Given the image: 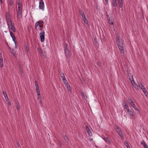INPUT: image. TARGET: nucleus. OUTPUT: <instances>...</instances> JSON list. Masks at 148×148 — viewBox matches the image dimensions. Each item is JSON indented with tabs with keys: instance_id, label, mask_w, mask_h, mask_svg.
I'll return each mask as SVG.
<instances>
[{
	"instance_id": "nucleus-1",
	"label": "nucleus",
	"mask_w": 148,
	"mask_h": 148,
	"mask_svg": "<svg viewBox=\"0 0 148 148\" xmlns=\"http://www.w3.org/2000/svg\"><path fill=\"white\" fill-rule=\"evenodd\" d=\"M116 42L117 44L118 47L120 50L121 53H124V44L123 42L121 40L120 37L118 36L116 39Z\"/></svg>"
},
{
	"instance_id": "nucleus-2",
	"label": "nucleus",
	"mask_w": 148,
	"mask_h": 148,
	"mask_svg": "<svg viewBox=\"0 0 148 148\" xmlns=\"http://www.w3.org/2000/svg\"><path fill=\"white\" fill-rule=\"evenodd\" d=\"M43 21L40 20L36 22L35 24V28L37 30H41L43 27Z\"/></svg>"
},
{
	"instance_id": "nucleus-3",
	"label": "nucleus",
	"mask_w": 148,
	"mask_h": 148,
	"mask_svg": "<svg viewBox=\"0 0 148 148\" xmlns=\"http://www.w3.org/2000/svg\"><path fill=\"white\" fill-rule=\"evenodd\" d=\"M138 86L143 90L145 96L147 97L148 96V92L143 84L141 83H138Z\"/></svg>"
},
{
	"instance_id": "nucleus-4",
	"label": "nucleus",
	"mask_w": 148,
	"mask_h": 148,
	"mask_svg": "<svg viewBox=\"0 0 148 148\" xmlns=\"http://www.w3.org/2000/svg\"><path fill=\"white\" fill-rule=\"evenodd\" d=\"M79 13L82 16L84 22L86 23L87 24L88 21L85 16V14L84 12L81 10L79 11Z\"/></svg>"
},
{
	"instance_id": "nucleus-5",
	"label": "nucleus",
	"mask_w": 148,
	"mask_h": 148,
	"mask_svg": "<svg viewBox=\"0 0 148 148\" xmlns=\"http://www.w3.org/2000/svg\"><path fill=\"white\" fill-rule=\"evenodd\" d=\"M8 29L10 31V30H12L13 32H16V29L14 25L12 24V23L9 24H7Z\"/></svg>"
},
{
	"instance_id": "nucleus-6",
	"label": "nucleus",
	"mask_w": 148,
	"mask_h": 148,
	"mask_svg": "<svg viewBox=\"0 0 148 148\" xmlns=\"http://www.w3.org/2000/svg\"><path fill=\"white\" fill-rule=\"evenodd\" d=\"M40 41L41 42H43L45 40V34L44 30H42L41 33L39 34Z\"/></svg>"
},
{
	"instance_id": "nucleus-7",
	"label": "nucleus",
	"mask_w": 148,
	"mask_h": 148,
	"mask_svg": "<svg viewBox=\"0 0 148 148\" xmlns=\"http://www.w3.org/2000/svg\"><path fill=\"white\" fill-rule=\"evenodd\" d=\"M40 2L39 3V8L40 9L42 10H44V3L42 0H39Z\"/></svg>"
},
{
	"instance_id": "nucleus-8",
	"label": "nucleus",
	"mask_w": 148,
	"mask_h": 148,
	"mask_svg": "<svg viewBox=\"0 0 148 148\" xmlns=\"http://www.w3.org/2000/svg\"><path fill=\"white\" fill-rule=\"evenodd\" d=\"M116 132L119 134V135L121 138H123V136L120 128L117 127L115 129Z\"/></svg>"
},
{
	"instance_id": "nucleus-9",
	"label": "nucleus",
	"mask_w": 148,
	"mask_h": 148,
	"mask_svg": "<svg viewBox=\"0 0 148 148\" xmlns=\"http://www.w3.org/2000/svg\"><path fill=\"white\" fill-rule=\"evenodd\" d=\"M66 56L68 58H69L71 55V53L69 51V49L64 50Z\"/></svg>"
},
{
	"instance_id": "nucleus-10",
	"label": "nucleus",
	"mask_w": 148,
	"mask_h": 148,
	"mask_svg": "<svg viewBox=\"0 0 148 148\" xmlns=\"http://www.w3.org/2000/svg\"><path fill=\"white\" fill-rule=\"evenodd\" d=\"M17 18H19L20 19L22 16V10H18L17 12Z\"/></svg>"
},
{
	"instance_id": "nucleus-11",
	"label": "nucleus",
	"mask_w": 148,
	"mask_h": 148,
	"mask_svg": "<svg viewBox=\"0 0 148 148\" xmlns=\"http://www.w3.org/2000/svg\"><path fill=\"white\" fill-rule=\"evenodd\" d=\"M85 128L88 135L90 136H91L92 135V133L88 126L86 125L85 126Z\"/></svg>"
},
{
	"instance_id": "nucleus-12",
	"label": "nucleus",
	"mask_w": 148,
	"mask_h": 148,
	"mask_svg": "<svg viewBox=\"0 0 148 148\" xmlns=\"http://www.w3.org/2000/svg\"><path fill=\"white\" fill-rule=\"evenodd\" d=\"M132 81L133 82V83H132V82L131 81V83L132 86L134 87L136 90H138V87H139L138 84V85H137L134 82V80H132Z\"/></svg>"
},
{
	"instance_id": "nucleus-13",
	"label": "nucleus",
	"mask_w": 148,
	"mask_h": 148,
	"mask_svg": "<svg viewBox=\"0 0 148 148\" xmlns=\"http://www.w3.org/2000/svg\"><path fill=\"white\" fill-rule=\"evenodd\" d=\"M103 138L108 144L109 145L111 143V142L110 140L108 137H104Z\"/></svg>"
},
{
	"instance_id": "nucleus-14",
	"label": "nucleus",
	"mask_w": 148,
	"mask_h": 148,
	"mask_svg": "<svg viewBox=\"0 0 148 148\" xmlns=\"http://www.w3.org/2000/svg\"><path fill=\"white\" fill-rule=\"evenodd\" d=\"M0 66L1 67H2L3 66V60L2 57V56L1 54L0 53Z\"/></svg>"
},
{
	"instance_id": "nucleus-15",
	"label": "nucleus",
	"mask_w": 148,
	"mask_h": 148,
	"mask_svg": "<svg viewBox=\"0 0 148 148\" xmlns=\"http://www.w3.org/2000/svg\"><path fill=\"white\" fill-rule=\"evenodd\" d=\"M127 112L129 114L130 116H134V115L133 112L131 111V110L128 109L127 111Z\"/></svg>"
},
{
	"instance_id": "nucleus-16",
	"label": "nucleus",
	"mask_w": 148,
	"mask_h": 148,
	"mask_svg": "<svg viewBox=\"0 0 148 148\" xmlns=\"http://www.w3.org/2000/svg\"><path fill=\"white\" fill-rule=\"evenodd\" d=\"M112 3V4L113 6L114 7H116L117 5V1L116 0H113Z\"/></svg>"
},
{
	"instance_id": "nucleus-17",
	"label": "nucleus",
	"mask_w": 148,
	"mask_h": 148,
	"mask_svg": "<svg viewBox=\"0 0 148 148\" xmlns=\"http://www.w3.org/2000/svg\"><path fill=\"white\" fill-rule=\"evenodd\" d=\"M6 21L7 24L11 23H12V21L10 17H6Z\"/></svg>"
},
{
	"instance_id": "nucleus-18",
	"label": "nucleus",
	"mask_w": 148,
	"mask_h": 148,
	"mask_svg": "<svg viewBox=\"0 0 148 148\" xmlns=\"http://www.w3.org/2000/svg\"><path fill=\"white\" fill-rule=\"evenodd\" d=\"M141 144L145 148H148V147L147 146L146 144L144 141H141Z\"/></svg>"
},
{
	"instance_id": "nucleus-19",
	"label": "nucleus",
	"mask_w": 148,
	"mask_h": 148,
	"mask_svg": "<svg viewBox=\"0 0 148 148\" xmlns=\"http://www.w3.org/2000/svg\"><path fill=\"white\" fill-rule=\"evenodd\" d=\"M36 89L37 95L38 96L40 95L39 87L37 86H36Z\"/></svg>"
},
{
	"instance_id": "nucleus-20",
	"label": "nucleus",
	"mask_w": 148,
	"mask_h": 148,
	"mask_svg": "<svg viewBox=\"0 0 148 148\" xmlns=\"http://www.w3.org/2000/svg\"><path fill=\"white\" fill-rule=\"evenodd\" d=\"M118 2L120 8H122L123 6V1H118Z\"/></svg>"
},
{
	"instance_id": "nucleus-21",
	"label": "nucleus",
	"mask_w": 148,
	"mask_h": 148,
	"mask_svg": "<svg viewBox=\"0 0 148 148\" xmlns=\"http://www.w3.org/2000/svg\"><path fill=\"white\" fill-rule=\"evenodd\" d=\"M10 50L11 53L14 55H15L16 54V53L15 50L13 49L10 48Z\"/></svg>"
},
{
	"instance_id": "nucleus-22",
	"label": "nucleus",
	"mask_w": 148,
	"mask_h": 148,
	"mask_svg": "<svg viewBox=\"0 0 148 148\" xmlns=\"http://www.w3.org/2000/svg\"><path fill=\"white\" fill-rule=\"evenodd\" d=\"M16 107L18 110H19L20 109V107L18 103L17 102L16 103Z\"/></svg>"
},
{
	"instance_id": "nucleus-23",
	"label": "nucleus",
	"mask_w": 148,
	"mask_h": 148,
	"mask_svg": "<svg viewBox=\"0 0 148 148\" xmlns=\"http://www.w3.org/2000/svg\"><path fill=\"white\" fill-rule=\"evenodd\" d=\"M64 140L66 142V143H68L69 139H68L67 136L65 135L64 136Z\"/></svg>"
},
{
	"instance_id": "nucleus-24",
	"label": "nucleus",
	"mask_w": 148,
	"mask_h": 148,
	"mask_svg": "<svg viewBox=\"0 0 148 148\" xmlns=\"http://www.w3.org/2000/svg\"><path fill=\"white\" fill-rule=\"evenodd\" d=\"M19 69L20 73H21V74L23 73V71L22 67L21 66H20L19 68Z\"/></svg>"
},
{
	"instance_id": "nucleus-25",
	"label": "nucleus",
	"mask_w": 148,
	"mask_h": 148,
	"mask_svg": "<svg viewBox=\"0 0 148 148\" xmlns=\"http://www.w3.org/2000/svg\"><path fill=\"white\" fill-rule=\"evenodd\" d=\"M37 50L39 53L42 54V50L39 48H38Z\"/></svg>"
},
{
	"instance_id": "nucleus-26",
	"label": "nucleus",
	"mask_w": 148,
	"mask_h": 148,
	"mask_svg": "<svg viewBox=\"0 0 148 148\" xmlns=\"http://www.w3.org/2000/svg\"><path fill=\"white\" fill-rule=\"evenodd\" d=\"M67 88V89L68 91L71 92V89L70 86H69V84L68 85V86L66 85V86Z\"/></svg>"
},
{
	"instance_id": "nucleus-27",
	"label": "nucleus",
	"mask_w": 148,
	"mask_h": 148,
	"mask_svg": "<svg viewBox=\"0 0 148 148\" xmlns=\"http://www.w3.org/2000/svg\"><path fill=\"white\" fill-rule=\"evenodd\" d=\"M124 108L126 109L127 110L129 109L128 105L127 104H125L124 105H123Z\"/></svg>"
},
{
	"instance_id": "nucleus-28",
	"label": "nucleus",
	"mask_w": 148,
	"mask_h": 148,
	"mask_svg": "<svg viewBox=\"0 0 148 148\" xmlns=\"http://www.w3.org/2000/svg\"><path fill=\"white\" fill-rule=\"evenodd\" d=\"M82 95L84 99H86L87 98V97L84 93L83 92H82Z\"/></svg>"
},
{
	"instance_id": "nucleus-29",
	"label": "nucleus",
	"mask_w": 148,
	"mask_h": 148,
	"mask_svg": "<svg viewBox=\"0 0 148 148\" xmlns=\"http://www.w3.org/2000/svg\"><path fill=\"white\" fill-rule=\"evenodd\" d=\"M125 144L127 148H130L128 143L126 141L125 143Z\"/></svg>"
},
{
	"instance_id": "nucleus-30",
	"label": "nucleus",
	"mask_w": 148,
	"mask_h": 148,
	"mask_svg": "<svg viewBox=\"0 0 148 148\" xmlns=\"http://www.w3.org/2000/svg\"><path fill=\"white\" fill-rule=\"evenodd\" d=\"M10 35L11 36V37L12 38H14V37H15L13 33L11 31H10Z\"/></svg>"
},
{
	"instance_id": "nucleus-31",
	"label": "nucleus",
	"mask_w": 148,
	"mask_h": 148,
	"mask_svg": "<svg viewBox=\"0 0 148 148\" xmlns=\"http://www.w3.org/2000/svg\"><path fill=\"white\" fill-rule=\"evenodd\" d=\"M64 50L68 49V45L66 43H65L64 45Z\"/></svg>"
},
{
	"instance_id": "nucleus-32",
	"label": "nucleus",
	"mask_w": 148,
	"mask_h": 148,
	"mask_svg": "<svg viewBox=\"0 0 148 148\" xmlns=\"http://www.w3.org/2000/svg\"><path fill=\"white\" fill-rule=\"evenodd\" d=\"M60 77H61V78H62L65 77L64 74L62 73H60Z\"/></svg>"
},
{
	"instance_id": "nucleus-33",
	"label": "nucleus",
	"mask_w": 148,
	"mask_h": 148,
	"mask_svg": "<svg viewBox=\"0 0 148 148\" xmlns=\"http://www.w3.org/2000/svg\"><path fill=\"white\" fill-rule=\"evenodd\" d=\"M12 38V39L13 40V41L14 42V43L15 45H16V40L15 37H14V38Z\"/></svg>"
},
{
	"instance_id": "nucleus-34",
	"label": "nucleus",
	"mask_w": 148,
	"mask_h": 148,
	"mask_svg": "<svg viewBox=\"0 0 148 148\" xmlns=\"http://www.w3.org/2000/svg\"><path fill=\"white\" fill-rule=\"evenodd\" d=\"M3 94L4 97H6L7 96V93L5 91H3Z\"/></svg>"
},
{
	"instance_id": "nucleus-35",
	"label": "nucleus",
	"mask_w": 148,
	"mask_h": 148,
	"mask_svg": "<svg viewBox=\"0 0 148 148\" xmlns=\"http://www.w3.org/2000/svg\"><path fill=\"white\" fill-rule=\"evenodd\" d=\"M131 103L130 104L132 106V107L134 108H135L136 107L134 103V102H131Z\"/></svg>"
},
{
	"instance_id": "nucleus-36",
	"label": "nucleus",
	"mask_w": 148,
	"mask_h": 148,
	"mask_svg": "<svg viewBox=\"0 0 148 148\" xmlns=\"http://www.w3.org/2000/svg\"><path fill=\"white\" fill-rule=\"evenodd\" d=\"M128 101H129V103L130 104H131V102L132 103L134 102L133 101H132V100L130 98H128Z\"/></svg>"
},
{
	"instance_id": "nucleus-37",
	"label": "nucleus",
	"mask_w": 148,
	"mask_h": 148,
	"mask_svg": "<svg viewBox=\"0 0 148 148\" xmlns=\"http://www.w3.org/2000/svg\"><path fill=\"white\" fill-rule=\"evenodd\" d=\"M108 22L111 25H113V22H112V20H109V21H108Z\"/></svg>"
},
{
	"instance_id": "nucleus-38",
	"label": "nucleus",
	"mask_w": 148,
	"mask_h": 148,
	"mask_svg": "<svg viewBox=\"0 0 148 148\" xmlns=\"http://www.w3.org/2000/svg\"><path fill=\"white\" fill-rule=\"evenodd\" d=\"M25 51L27 52V53L29 51V48L27 47H25Z\"/></svg>"
},
{
	"instance_id": "nucleus-39",
	"label": "nucleus",
	"mask_w": 148,
	"mask_h": 148,
	"mask_svg": "<svg viewBox=\"0 0 148 148\" xmlns=\"http://www.w3.org/2000/svg\"><path fill=\"white\" fill-rule=\"evenodd\" d=\"M64 84H65V86L67 85L68 86V85L69 84H68V83L67 81V80H66V81H64L63 82Z\"/></svg>"
},
{
	"instance_id": "nucleus-40",
	"label": "nucleus",
	"mask_w": 148,
	"mask_h": 148,
	"mask_svg": "<svg viewBox=\"0 0 148 148\" xmlns=\"http://www.w3.org/2000/svg\"><path fill=\"white\" fill-rule=\"evenodd\" d=\"M101 41L102 43H104L105 41V38L103 37V38L102 39H101Z\"/></svg>"
},
{
	"instance_id": "nucleus-41",
	"label": "nucleus",
	"mask_w": 148,
	"mask_h": 148,
	"mask_svg": "<svg viewBox=\"0 0 148 148\" xmlns=\"http://www.w3.org/2000/svg\"><path fill=\"white\" fill-rule=\"evenodd\" d=\"M97 64L98 66L99 67H101V62H97Z\"/></svg>"
},
{
	"instance_id": "nucleus-42",
	"label": "nucleus",
	"mask_w": 148,
	"mask_h": 148,
	"mask_svg": "<svg viewBox=\"0 0 148 148\" xmlns=\"http://www.w3.org/2000/svg\"><path fill=\"white\" fill-rule=\"evenodd\" d=\"M9 3L10 5H12L14 4V2L13 1H11Z\"/></svg>"
},
{
	"instance_id": "nucleus-43",
	"label": "nucleus",
	"mask_w": 148,
	"mask_h": 148,
	"mask_svg": "<svg viewBox=\"0 0 148 148\" xmlns=\"http://www.w3.org/2000/svg\"><path fill=\"white\" fill-rule=\"evenodd\" d=\"M10 17L9 12H7L6 13V17Z\"/></svg>"
},
{
	"instance_id": "nucleus-44",
	"label": "nucleus",
	"mask_w": 148,
	"mask_h": 148,
	"mask_svg": "<svg viewBox=\"0 0 148 148\" xmlns=\"http://www.w3.org/2000/svg\"><path fill=\"white\" fill-rule=\"evenodd\" d=\"M5 99L7 101L9 102V99L8 97V96H7L6 97H5Z\"/></svg>"
},
{
	"instance_id": "nucleus-45",
	"label": "nucleus",
	"mask_w": 148,
	"mask_h": 148,
	"mask_svg": "<svg viewBox=\"0 0 148 148\" xmlns=\"http://www.w3.org/2000/svg\"><path fill=\"white\" fill-rule=\"evenodd\" d=\"M22 10V8H21V6H18V10Z\"/></svg>"
},
{
	"instance_id": "nucleus-46",
	"label": "nucleus",
	"mask_w": 148,
	"mask_h": 148,
	"mask_svg": "<svg viewBox=\"0 0 148 148\" xmlns=\"http://www.w3.org/2000/svg\"><path fill=\"white\" fill-rule=\"evenodd\" d=\"M16 3L18 4H20L21 3L20 0H16Z\"/></svg>"
},
{
	"instance_id": "nucleus-47",
	"label": "nucleus",
	"mask_w": 148,
	"mask_h": 148,
	"mask_svg": "<svg viewBox=\"0 0 148 148\" xmlns=\"http://www.w3.org/2000/svg\"><path fill=\"white\" fill-rule=\"evenodd\" d=\"M35 86H36H36H38V84L37 83V82L36 81H35Z\"/></svg>"
},
{
	"instance_id": "nucleus-48",
	"label": "nucleus",
	"mask_w": 148,
	"mask_h": 148,
	"mask_svg": "<svg viewBox=\"0 0 148 148\" xmlns=\"http://www.w3.org/2000/svg\"><path fill=\"white\" fill-rule=\"evenodd\" d=\"M94 42L97 43V39L95 38L94 39Z\"/></svg>"
},
{
	"instance_id": "nucleus-49",
	"label": "nucleus",
	"mask_w": 148,
	"mask_h": 148,
	"mask_svg": "<svg viewBox=\"0 0 148 148\" xmlns=\"http://www.w3.org/2000/svg\"><path fill=\"white\" fill-rule=\"evenodd\" d=\"M62 79H63V82H64V81H65L66 80V78H65V77H64L63 78H62Z\"/></svg>"
},
{
	"instance_id": "nucleus-50",
	"label": "nucleus",
	"mask_w": 148,
	"mask_h": 148,
	"mask_svg": "<svg viewBox=\"0 0 148 148\" xmlns=\"http://www.w3.org/2000/svg\"><path fill=\"white\" fill-rule=\"evenodd\" d=\"M62 79H63V82H64V81H65L66 80V78H65V77H64L63 78H62Z\"/></svg>"
},
{
	"instance_id": "nucleus-51",
	"label": "nucleus",
	"mask_w": 148,
	"mask_h": 148,
	"mask_svg": "<svg viewBox=\"0 0 148 148\" xmlns=\"http://www.w3.org/2000/svg\"><path fill=\"white\" fill-rule=\"evenodd\" d=\"M125 104H126V103H125V101H123V105H124Z\"/></svg>"
},
{
	"instance_id": "nucleus-52",
	"label": "nucleus",
	"mask_w": 148,
	"mask_h": 148,
	"mask_svg": "<svg viewBox=\"0 0 148 148\" xmlns=\"http://www.w3.org/2000/svg\"><path fill=\"white\" fill-rule=\"evenodd\" d=\"M134 108V109H135V110L136 111H139L138 109L137 108H136V107H135V108Z\"/></svg>"
},
{
	"instance_id": "nucleus-53",
	"label": "nucleus",
	"mask_w": 148,
	"mask_h": 148,
	"mask_svg": "<svg viewBox=\"0 0 148 148\" xmlns=\"http://www.w3.org/2000/svg\"><path fill=\"white\" fill-rule=\"evenodd\" d=\"M7 102H8V103L9 104V105H11V103H10V100H9V101H7Z\"/></svg>"
},
{
	"instance_id": "nucleus-54",
	"label": "nucleus",
	"mask_w": 148,
	"mask_h": 148,
	"mask_svg": "<svg viewBox=\"0 0 148 148\" xmlns=\"http://www.w3.org/2000/svg\"><path fill=\"white\" fill-rule=\"evenodd\" d=\"M2 0H0V4H2Z\"/></svg>"
},
{
	"instance_id": "nucleus-55",
	"label": "nucleus",
	"mask_w": 148,
	"mask_h": 148,
	"mask_svg": "<svg viewBox=\"0 0 148 148\" xmlns=\"http://www.w3.org/2000/svg\"><path fill=\"white\" fill-rule=\"evenodd\" d=\"M17 145L18 147H19L20 146V144L18 143L17 144Z\"/></svg>"
},
{
	"instance_id": "nucleus-56",
	"label": "nucleus",
	"mask_w": 148,
	"mask_h": 148,
	"mask_svg": "<svg viewBox=\"0 0 148 148\" xmlns=\"http://www.w3.org/2000/svg\"><path fill=\"white\" fill-rule=\"evenodd\" d=\"M18 6H21V3H20V4H18Z\"/></svg>"
},
{
	"instance_id": "nucleus-57",
	"label": "nucleus",
	"mask_w": 148,
	"mask_h": 148,
	"mask_svg": "<svg viewBox=\"0 0 148 148\" xmlns=\"http://www.w3.org/2000/svg\"><path fill=\"white\" fill-rule=\"evenodd\" d=\"M40 96V95H39V96H38V97H37V99H38L39 98V96Z\"/></svg>"
},
{
	"instance_id": "nucleus-58",
	"label": "nucleus",
	"mask_w": 148,
	"mask_h": 148,
	"mask_svg": "<svg viewBox=\"0 0 148 148\" xmlns=\"http://www.w3.org/2000/svg\"><path fill=\"white\" fill-rule=\"evenodd\" d=\"M105 0L106 1V2H108V0Z\"/></svg>"
},
{
	"instance_id": "nucleus-59",
	"label": "nucleus",
	"mask_w": 148,
	"mask_h": 148,
	"mask_svg": "<svg viewBox=\"0 0 148 148\" xmlns=\"http://www.w3.org/2000/svg\"><path fill=\"white\" fill-rule=\"evenodd\" d=\"M16 45H15V48H17V46H16Z\"/></svg>"
},
{
	"instance_id": "nucleus-60",
	"label": "nucleus",
	"mask_w": 148,
	"mask_h": 148,
	"mask_svg": "<svg viewBox=\"0 0 148 148\" xmlns=\"http://www.w3.org/2000/svg\"><path fill=\"white\" fill-rule=\"evenodd\" d=\"M118 0V1H123V0Z\"/></svg>"
},
{
	"instance_id": "nucleus-61",
	"label": "nucleus",
	"mask_w": 148,
	"mask_h": 148,
	"mask_svg": "<svg viewBox=\"0 0 148 148\" xmlns=\"http://www.w3.org/2000/svg\"><path fill=\"white\" fill-rule=\"evenodd\" d=\"M45 58H46V56H45Z\"/></svg>"
},
{
	"instance_id": "nucleus-62",
	"label": "nucleus",
	"mask_w": 148,
	"mask_h": 148,
	"mask_svg": "<svg viewBox=\"0 0 148 148\" xmlns=\"http://www.w3.org/2000/svg\"><path fill=\"white\" fill-rule=\"evenodd\" d=\"M114 10H115L116 9V8H114Z\"/></svg>"
}]
</instances>
